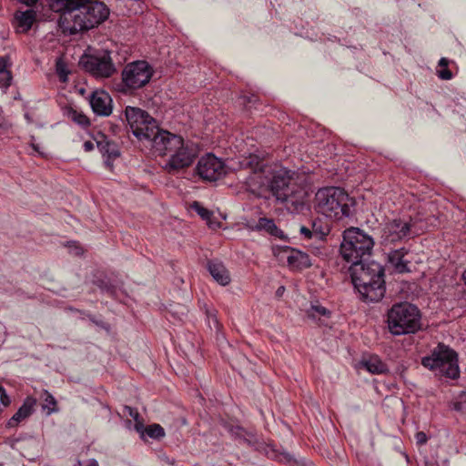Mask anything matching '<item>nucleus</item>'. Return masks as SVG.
Returning a JSON list of instances; mask_svg holds the SVG:
<instances>
[{
    "label": "nucleus",
    "mask_w": 466,
    "mask_h": 466,
    "mask_svg": "<svg viewBox=\"0 0 466 466\" xmlns=\"http://www.w3.org/2000/svg\"><path fill=\"white\" fill-rule=\"evenodd\" d=\"M225 218L226 217L219 212L216 214L214 211L206 209V224L214 230L222 227V220Z\"/></svg>",
    "instance_id": "nucleus-29"
},
{
    "label": "nucleus",
    "mask_w": 466,
    "mask_h": 466,
    "mask_svg": "<svg viewBox=\"0 0 466 466\" xmlns=\"http://www.w3.org/2000/svg\"><path fill=\"white\" fill-rule=\"evenodd\" d=\"M124 114L133 135L144 144L158 128L157 121L147 111L139 107L127 106Z\"/></svg>",
    "instance_id": "nucleus-8"
},
{
    "label": "nucleus",
    "mask_w": 466,
    "mask_h": 466,
    "mask_svg": "<svg viewBox=\"0 0 466 466\" xmlns=\"http://www.w3.org/2000/svg\"><path fill=\"white\" fill-rule=\"evenodd\" d=\"M11 400L9 396L6 393L5 389L0 385V405H2L4 408H6L10 405ZM2 411V408L0 407V412Z\"/></svg>",
    "instance_id": "nucleus-35"
},
{
    "label": "nucleus",
    "mask_w": 466,
    "mask_h": 466,
    "mask_svg": "<svg viewBox=\"0 0 466 466\" xmlns=\"http://www.w3.org/2000/svg\"><path fill=\"white\" fill-rule=\"evenodd\" d=\"M41 399L43 400L42 409L46 410L47 415L58 411L57 401L50 392L44 390L41 394Z\"/></svg>",
    "instance_id": "nucleus-27"
},
{
    "label": "nucleus",
    "mask_w": 466,
    "mask_h": 466,
    "mask_svg": "<svg viewBox=\"0 0 466 466\" xmlns=\"http://www.w3.org/2000/svg\"><path fill=\"white\" fill-rule=\"evenodd\" d=\"M96 147L100 153L106 157L105 164L107 167H113V161L120 156L118 146L102 136V139L96 142Z\"/></svg>",
    "instance_id": "nucleus-22"
},
{
    "label": "nucleus",
    "mask_w": 466,
    "mask_h": 466,
    "mask_svg": "<svg viewBox=\"0 0 466 466\" xmlns=\"http://www.w3.org/2000/svg\"><path fill=\"white\" fill-rule=\"evenodd\" d=\"M250 161L248 165H252L254 161H256V168L255 170L247 177L246 185L248 190H249L253 194L259 195L265 189L268 188L269 177L266 176L268 172V168L266 167L260 166L258 158L257 157H250Z\"/></svg>",
    "instance_id": "nucleus-13"
},
{
    "label": "nucleus",
    "mask_w": 466,
    "mask_h": 466,
    "mask_svg": "<svg viewBox=\"0 0 466 466\" xmlns=\"http://www.w3.org/2000/svg\"><path fill=\"white\" fill-rule=\"evenodd\" d=\"M240 101H241V104L244 105L245 106H249L250 105H255L258 98L256 95H243L239 97Z\"/></svg>",
    "instance_id": "nucleus-36"
},
{
    "label": "nucleus",
    "mask_w": 466,
    "mask_h": 466,
    "mask_svg": "<svg viewBox=\"0 0 466 466\" xmlns=\"http://www.w3.org/2000/svg\"><path fill=\"white\" fill-rule=\"evenodd\" d=\"M145 432L152 439H160L165 436V431L159 424L148 425Z\"/></svg>",
    "instance_id": "nucleus-31"
},
{
    "label": "nucleus",
    "mask_w": 466,
    "mask_h": 466,
    "mask_svg": "<svg viewBox=\"0 0 466 466\" xmlns=\"http://www.w3.org/2000/svg\"><path fill=\"white\" fill-rule=\"evenodd\" d=\"M188 209H189V211L197 212V214L202 219H204V207L202 206V204L200 202L193 201L192 203L189 204Z\"/></svg>",
    "instance_id": "nucleus-37"
},
{
    "label": "nucleus",
    "mask_w": 466,
    "mask_h": 466,
    "mask_svg": "<svg viewBox=\"0 0 466 466\" xmlns=\"http://www.w3.org/2000/svg\"><path fill=\"white\" fill-rule=\"evenodd\" d=\"M206 317L208 318L209 327L211 328L212 325H214L217 330H219L221 325L219 324L217 316L213 313H208L206 311Z\"/></svg>",
    "instance_id": "nucleus-38"
},
{
    "label": "nucleus",
    "mask_w": 466,
    "mask_h": 466,
    "mask_svg": "<svg viewBox=\"0 0 466 466\" xmlns=\"http://www.w3.org/2000/svg\"><path fill=\"white\" fill-rule=\"evenodd\" d=\"M18 2H20L21 4H24L27 6L32 7L38 2V0H18Z\"/></svg>",
    "instance_id": "nucleus-44"
},
{
    "label": "nucleus",
    "mask_w": 466,
    "mask_h": 466,
    "mask_svg": "<svg viewBox=\"0 0 466 466\" xmlns=\"http://www.w3.org/2000/svg\"><path fill=\"white\" fill-rule=\"evenodd\" d=\"M420 309L408 302L397 303L388 312V327L393 335L415 333L421 328Z\"/></svg>",
    "instance_id": "nucleus-5"
},
{
    "label": "nucleus",
    "mask_w": 466,
    "mask_h": 466,
    "mask_svg": "<svg viewBox=\"0 0 466 466\" xmlns=\"http://www.w3.org/2000/svg\"><path fill=\"white\" fill-rule=\"evenodd\" d=\"M2 114L3 110L0 108V127L2 126Z\"/></svg>",
    "instance_id": "nucleus-48"
},
{
    "label": "nucleus",
    "mask_w": 466,
    "mask_h": 466,
    "mask_svg": "<svg viewBox=\"0 0 466 466\" xmlns=\"http://www.w3.org/2000/svg\"><path fill=\"white\" fill-rule=\"evenodd\" d=\"M374 246L373 238L358 228L346 229L340 244V254L344 260L361 263L368 260Z\"/></svg>",
    "instance_id": "nucleus-4"
},
{
    "label": "nucleus",
    "mask_w": 466,
    "mask_h": 466,
    "mask_svg": "<svg viewBox=\"0 0 466 466\" xmlns=\"http://www.w3.org/2000/svg\"><path fill=\"white\" fill-rule=\"evenodd\" d=\"M195 157V152L183 145L181 148H177L169 156V159L166 163L165 168L168 173H172L187 167L192 164Z\"/></svg>",
    "instance_id": "nucleus-14"
},
{
    "label": "nucleus",
    "mask_w": 466,
    "mask_h": 466,
    "mask_svg": "<svg viewBox=\"0 0 466 466\" xmlns=\"http://www.w3.org/2000/svg\"><path fill=\"white\" fill-rule=\"evenodd\" d=\"M438 76L443 80H450L452 78V73L448 67H442L438 70Z\"/></svg>",
    "instance_id": "nucleus-39"
},
{
    "label": "nucleus",
    "mask_w": 466,
    "mask_h": 466,
    "mask_svg": "<svg viewBox=\"0 0 466 466\" xmlns=\"http://www.w3.org/2000/svg\"><path fill=\"white\" fill-rule=\"evenodd\" d=\"M36 403V400L33 397H27L24 400L21 407L6 422L7 428H15L18 426L20 422L27 419L34 412V407Z\"/></svg>",
    "instance_id": "nucleus-18"
},
{
    "label": "nucleus",
    "mask_w": 466,
    "mask_h": 466,
    "mask_svg": "<svg viewBox=\"0 0 466 466\" xmlns=\"http://www.w3.org/2000/svg\"><path fill=\"white\" fill-rule=\"evenodd\" d=\"M300 234L306 239L324 240L330 232V227L328 222L320 218L310 220L309 226H301Z\"/></svg>",
    "instance_id": "nucleus-15"
},
{
    "label": "nucleus",
    "mask_w": 466,
    "mask_h": 466,
    "mask_svg": "<svg viewBox=\"0 0 466 466\" xmlns=\"http://www.w3.org/2000/svg\"><path fill=\"white\" fill-rule=\"evenodd\" d=\"M56 73H57L60 80L63 82H66L67 80V75L69 73L66 69V64L61 59H59L56 61Z\"/></svg>",
    "instance_id": "nucleus-33"
},
{
    "label": "nucleus",
    "mask_w": 466,
    "mask_h": 466,
    "mask_svg": "<svg viewBox=\"0 0 466 466\" xmlns=\"http://www.w3.org/2000/svg\"><path fill=\"white\" fill-rule=\"evenodd\" d=\"M89 103L93 112L97 116H107L112 113V98L105 91L93 92Z\"/></svg>",
    "instance_id": "nucleus-16"
},
{
    "label": "nucleus",
    "mask_w": 466,
    "mask_h": 466,
    "mask_svg": "<svg viewBox=\"0 0 466 466\" xmlns=\"http://www.w3.org/2000/svg\"><path fill=\"white\" fill-rule=\"evenodd\" d=\"M462 278H463V280H464L465 285H466V270L463 272Z\"/></svg>",
    "instance_id": "nucleus-49"
},
{
    "label": "nucleus",
    "mask_w": 466,
    "mask_h": 466,
    "mask_svg": "<svg viewBox=\"0 0 466 466\" xmlns=\"http://www.w3.org/2000/svg\"><path fill=\"white\" fill-rule=\"evenodd\" d=\"M50 7L61 13L59 25L70 35L91 29L109 15L108 7L96 0H51Z\"/></svg>",
    "instance_id": "nucleus-1"
},
{
    "label": "nucleus",
    "mask_w": 466,
    "mask_h": 466,
    "mask_svg": "<svg viewBox=\"0 0 466 466\" xmlns=\"http://www.w3.org/2000/svg\"><path fill=\"white\" fill-rule=\"evenodd\" d=\"M419 234L415 222L411 218H394L387 222L383 227L380 244L384 248H390L391 245L409 240Z\"/></svg>",
    "instance_id": "nucleus-9"
},
{
    "label": "nucleus",
    "mask_w": 466,
    "mask_h": 466,
    "mask_svg": "<svg viewBox=\"0 0 466 466\" xmlns=\"http://www.w3.org/2000/svg\"><path fill=\"white\" fill-rule=\"evenodd\" d=\"M226 175V167L220 158L206 153V181H217Z\"/></svg>",
    "instance_id": "nucleus-17"
},
{
    "label": "nucleus",
    "mask_w": 466,
    "mask_h": 466,
    "mask_svg": "<svg viewBox=\"0 0 466 466\" xmlns=\"http://www.w3.org/2000/svg\"><path fill=\"white\" fill-rule=\"evenodd\" d=\"M79 66L96 78H108L116 72L111 53L107 50L84 54L80 57Z\"/></svg>",
    "instance_id": "nucleus-10"
},
{
    "label": "nucleus",
    "mask_w": 466,
    "mask_h": 466,
    "mask_svg": "<svg viewBox=\"0 0 466 466\" xmlns=\"http://www.w3.org/2000/svg\"><path fill=\"white\" fill-rule=\"evenodd\" d=\"M360 366L372 374H383L388 371L387 365L377 355L364 356Z\"/></svg>",
    "instance_id": "nucleus-24"
},
{
    "label": "nucleus",
    "mask_w": 466,
    "mask_h": 466,
    "mask_svg": "<svg viewBox=\"0 0 466 466\" xmlns=\"http://www.w3.org/2000/svg\"><path fill=\"white\" fill-rule=\"evenodd\" d=\"M449 63H450V61L447 58L442 57L439 61V66L441 67V68L442 67H448Z\"/></svg>",
    "instance_id": "nucleus-45"
},
{
    "label": "nucleus",
    "mask_w": 466,
    "mask_h": 466,
    "mask_svg": "<svg viewBox=\"0 0 466 466\" xmlns=\"http://www.w3.org/2000/svg\"><path fill=\"white\" fill-rule=\"evenodd\" d=\"M84 147V149L86 152H90L94 149L95 146H94V143L92 141H86L83 145Z\"/></svg>",
    "instance_id": "nucleus-42"
},
{
    "label": "nucleus",
    "mask_w": 466,
    "mask_h": 466,
    "mask_svg": "<svg viewBox=\"0 0 466 466\" xmlns=\"http://www.w3.org/2000/svg\"><path fill=\"white\" fill-rule=\"evenodd\" d=\"M315 208L327 218L339 220L350 215L353 199L341 187H328L318 190Z\"/></svg>",
    "instance_id": "nucleus-3"
},
{
    "label": "nucleus",
    "mask_w": 466,
    "mask_h": 466,
    "mask_svg": "<svg viewBox=\"0 0 466 466\" xmlns=\"http://www.w3.org/2000/svg\"><path fill=\"white\" fill-rule=\"evenodd\" d=\"M66 115L69 119H71L72 121H74L75 123L83 127H87L90 126V121L88 117L82 112H79L73 107L66 108Z\"/></svg>",
    "instance_id": "nucleus-28"
},
{
    "label": "nucleus",
    "mask_w": 466,
    "mask_h": 466,
    "mask_svg": "<svg viewBox=\"0 0 466 466\" xmlns=\"http://www.w3.org/2000/svg\"><path fill=\"white\" fill-rule=\"evenodd\" d=\"M251 228L257 231H265L279 238H282L284 236L283 231L277 227L272 218H260L258 223L254 227H251Z\"/></svg>",
    "instance_id": "nucleus-25"
},
{
    "label": "nucleus",
    "mask_w": 466,
    "mask_h": 466,
    "mask_svg": "<svg viewBox=\"0 0 466 466\" xmlns=\"http://www.w3.org/2000/svg\"><path fill=\"white\" fill-rule=\"evenodd\" d=\"M284 289H284V287H279V288L278 289L277 292H276V293H277V295H278V296H280V295L283 293Z\"/></svg>",
    "instance_id": "nucleus-47"
},
{
    "label": "nucleus",
    "mask_w": 466,
    "mask_h": 466,
    "mask_svg": "<svg viewBox=\"0 0 466 466\" xmlns=\"http://www.w3.org/2000/svg\"><path fill=\"white\" fill-rule=\"evenodd\" d=\"M10 66V58L8 56L0 57V88L7 89L11 86L13 76L8 69Z\"/></svg>",
    "instance_id": "nucleus-26"
},
{
    "label": "nucleus",
    "mask_w": 466,
    "mask_h": 466,
    "mask_svg": "<svg viewBox=\"0 0 466 466\" xmlns=\"http://www.w3.org/2000/svg\"><path fill=\"white\" fill-rule=\"evenodd\" d=\"M86 466H98V462L95 459H91L87 461Z\"/></svg>",
    "instance_id": "nucleus-46"
},
{
    "label": "nucleus",
    "mask_w": 466,
    "mask_h": 466,
    "mask_svg": "<svg viewBox=\"0 0 466 466\" xmlns=\"http://www.w3.org/2000/svg\"><path fill=\"white\" fill-rule=\"evenodd\" d=\"M409 250L405 248L390 250L388 254V260L392 266L394 270L398 273L409 272V261L404 260V257L408 254Z\"/></svg>",
    "instance_id": "nucleus-23"
},
{
    "label": "nucleus",
    "mask_w": 466,
    "mask_h": 466,
    "mask_svg": "<svg viewBox=\"0 0 466 466\" xmlns=\"http://www.w3.org/2000/svg\"><path fill=\"white\" fill-rule=\"evenodd\" d=\"M124 411L134 419V420L136 421V429L139 431L141 423L139 421L140 415L137 410L129 406H125Z\"/></svg>",
    "instance_id": "nucleus-34"
},
{
    "label": "nucleus",
    "mask_w": 466,
    "mask_h": 466,
    "mask_svg": "<svg viewBox=\"0 0 466 466\" xmlns=\"http://www.w3.org/2000/svg\"><path fill=\"white\" fill-rule=\"evenodd\" d=\"M349 271L355 289L365 302H378L385 295L384 268L373 260L353 263Z\"/></svg>",
    "instance_id": "nucleus-2"
},
{
    "label": "nucleus",
    "mask_w": 466,
    "mask_h": 466,
    "mask_svg": "<svg viewBox=\"0 0 466 466\" xmlns=\"http://www.w3.org/2000/svg\"><path fill=\"white\" fill-rule=\"evenodd\" d=\"M184 140L181 137L168 131L157 128V132L145 144L153 154L157 156H170L177 148H181Z\"/></svg>",
    "instance_id": "nucleus-11"
},
{
    "label": "nucleus",
    "mask_w": 466,
    "mask_h": 466,
    "mask_svg": "<svg viewBox=\"0 0 466 466\" xmlns=\"http://www.w3.org/2000/svg\"><path fill=\"white\" fill-rule=\"evenodd\" d=\"M289 171L279 169L269 178L268 188L278 200L288 201L294 194L293 185Z\"/></svg>",
    "instance_id": "nucleus-12"
},
{
    "label": "nucleus",
    "mask_w": 466,
    "mask_h": 466,
    "mask_svg": "<svg viewBox=\"0 0 466 466\" xmlns=\"http://www.w3.org/2000/svg\"><path fill=\"white\" fill-rule=\"evenodd\" d=\"M287 262L289 267L296 269H303L309 268L312 263L309 256L297 249L287 248L283 250Z\"/></svg>",
    "instance_id": "nucleus-19"
},
{
    "label": "nucleus",
    "mask_w": 466,
    "mask_h": 466,
    "mask_svg": "<svg viewBox=\"0 0 466 466\" xmlns=\"http://www.w3.org/2000/svg\"><path fill=\"white\" fill-rule=\"evenodd\" d=\"M154 75V69L146 60H137L127 63L121 72V82L117 91L131 95L147 86Z\"/></svg>",
    "instance_id": "nucleus-6"
},
{
    "label": "nucleus",
    "mask_w": 466,
    "mask_h": 466,
    "mask_svg": "<svg viewBox=\"0 0 466 466\" xmlns=\"http://www.w3.org/2000/svg\"><path fill=\"white\" fill-rule=\"evenodd\" d=\"M33 148H34L35 151H37V152H38V147H37V146L33 145Z\"/></svg>",
    "instance_id": "nucleus-51"
},
{
    "label": "nucleus",
    "mask_w": 466,
    "mask_h": 466,
    "mask_svg": "<svg viewBox=\"0 0 466 466\" xmlns=\"http://www.w3.org/2000/svg\"><path fill=\"white\" fill-rule=\"evenodd\" d=\"M36 21V12L34 9L16 11L14 15V25L19 33H27Z\"/></svg>",
    "instance_id": "nucleus-20"
},
{
    "label": "nucleus",
    "mask_w": 466,
    "mask_h": 466,
    "mask_svg": "<svg viewBox=\"0 0 466 466\" xmlns=\"http://www.w3.org/2000/svg\"><path fill=\"white\" fill-rule=\"evenodd\" d=\"M416 441L418 444L422 445L427 442V435L423 431H419L416 433Z\"/></svg>",
    "instance_id": "nucleus-40"
},
{
    "label": "nucleus",
    "mask_w": 466,
    "mask_h": 466,
    "mask_svg": "<svg viewBox=\"0 0 466 466\" xmlns=\"http://www.w3.org/2000/svg\"><path fill=\"white\" fill-rule=\"evenodd\" d=\"M87 317L96 325L103 327V328L105 327V323L103 321H101V320H96L95 316H93L91 314H88Z\"/></svg>",
    "instance_id": "nucleus-43"
},
{
    "label": "nucleus",
    "mask_w": 466,
    "mask_h": 466,
    "mask_svg": "<svg viewBox=\"0 0 466 466\" xmlns=\"http://www.w3.org/2000/svg\"><path fill=\"white\" fill-rule=\"evenodd\" d=\"M96 286L103 291L107 293L111 297H115L116 294V287L105 279H98L96 281Z\"/></svg>",
    "instance_id": "nucleus-32"
},
{
    "label": "nucleus",
    "mask_w": 466,
    "mask_h": 466,
    "mask_svg": "<svg viewBox=\"0 0 466 466\" xmlns=\"http://www.w3.org/2000/svg\"><path fill=\"white\" fill-rule=\"evenodd\" d=\"M307 314L309 318L316 319L320 316L329 317L330 311L319 304H312Z\"/></svg>",
    "instance_id": "nucleus-30"
},
{
    "label": "nucleus",
    "mask_w": 466,
    "mask_h": 466,
    "mask_svg": "<svg viewBox=\"0 0 466 466\" xmlns=\"http://www.w3.org/2000/svg\"><path fill=\"white\" fill-rule=\"evenodd\" d=\"M421 364L434 371L437 375L445 376L450 379L459 377L460 370L457 353L444 344H438L431 355L422 358Z\"/></svg>",
    "instance_id": "nucleus-7"
},
{
    "label": "nucleus",
    "mask_w": 466,
    "mask_h": 466,
    "mask_svg": "<svg viewBox=\"0 0 466 466\" xmlns=\"http://www.w3.org/2000/svg\"><path fill=\"white\" fill-rule=\"evenodd\" d=\"M204 157L199 158L197 172L200 178L204 179V165H203Z\"/></svg>",
    "instance_id": "nucleus-41"
},
{
    "label": "nucleus",
    "mask_w": 466,
    "mask_h": 466,
    "mask_svg": "<svg viewBox=\"0 0 466 466\" xmlns=\"http://www.w3.org/2000/svg\"><path fill=\"white\" fill-rule=\"evenodd\" d=\"M454 409H455V410H460V409H461L460 404H459V403H456V404L454 405Z\"/></svg>",
    "instance_id": "nucleus-50"
},
{
    "label": "nucleus",
    "mask_w": 466,
    "mask_h": 466,
    "mask_svg": "<svg viewBox=\"0 0 466 466\" xmlns=\"http://www.w3.org/2000/svg\"><path fill=\"white\" fill-rule=\"evenodd\" d=\"M208 270L212 279L221 286H227L230 283L231 278L229 271L225 265L218 260H210L208 262Z\"/></svg>",
    "instance_id": "nucleus-21"
}]
</instances>
